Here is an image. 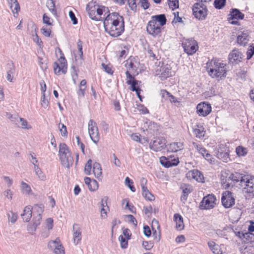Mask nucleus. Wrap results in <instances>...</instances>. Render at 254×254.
Returning <instances> with one entry per match:
<instances>
[{
  "instance_id": "8fccbe9b",
  "label": "nucleus",
  "mask_w": 254,
  "mask_h": 254,
  "mask_svg": "<svg viewBox=\"0 0 254 254\" xmlns=\"http://www.w3.org/2000/svg\"><path fill=\"white\" fill-rule=\"evenodd\" d=\"M135 111L141 115H146L149 114L148 110L141 104H137L135 108Z\"/></svg>"
},
{
  "instance_id": "e433bc0d",
  "label": "nucleus",
  "mask_w": 254,
  "mask_h": 254,
  "mask_svg": "<svg viewBox=\"0 0 254 254\" xmlns=\"http://www.w3.org/2000/svg\"><path fill=\"white\" fill-rule=\"evenodd\" d=\"M195 137L199 139H202L205 135V130L203 127L201 125H197L193 130Z\"/></svg>"
},
{
  "instance_id": "39448f33",
  "label": "nucleus",
  "mask_w": 254,
  "mask_h": 254,
  "mask_svg": "<svg viewBox=\"0 0 254 254\" xmlns=\"http://www.w3.org/2000/svg\"><path fill=\"white\" fill-rule=\"evenodd\" d=\"M240 185L247 196L254 197V176H244L241 178Z\"/></svg>"
},
{
  "instance_id": "6e6d98bb",
  "label": "nucleus",
  "mask_w": 254,
  "mask_h": 254,
  "mask_svg": "<svg viewBox=\"0 0 254 254\" xmlns=\"http://www.w3.org/2000/svg\"><path fill=\"white\" fill-rule=\"evenodd\" d=\"M203 158L211 164H215L217 163L216 158L212 155L210 154L208 151L203 155Z\"/></svg>"
},
{
  "instance_id": "a18cd8bd",
  "label": "nucleus",
  "mask_w": 254,
  "mask_h": 254,
  "mask_svg": "<svg viewBox=\"0 0 254 254\" xmlns=\"http://www.w3.org/2000/svg\"><path fill=\"white\" fill-rule=\"evenodd\" d=\"M34 170L35 173L36 175L38 177V178L42 181H45L46 180V175L42 172L41 169L39 167L38 165H35L34 167Z\"/></svg>"
},
{
  "instance_id": "b1692460",
  "label": "nucleus",
  "mask_w": 254,
  "mask_h": 254,
  "mask_svg": "<svg viewBox=\"0 0 254 254\" xmlns=\"http://www.w3.org/2000/svg\"><path fill=\"white\" fill-rule=\"evenodd\" d=\"M125 66L127 70H131L130 71L133 73H136L137 74L138 70H140L139 63L133 58H130L127 60Z\"/></svg>"
},
{
  "instance_id": "f704fd0d",
  "label": "nucleus",
  "mask_w": 254,
  "mask_h": 254,
  "mask_svg": "<svg viewBox=\"0 0 254 254\" xmlns=\"http://www.w3.org/2000/svg\"><path fill=\"white\" fill-rule=\"evenodd\" d=\"M182 194L181 196V200L185 202L188 197L189 194L191 192L192 189L191 187L188 185H184L181 187Z\"/></svg>"
},
{
  "instance_id": "6ab92c4d",
  "label": "nucleus",
  "mask_w": 254,
  "mask_h": 254,
  "mask_svg": "<svg viewBox=\"0 0 254 254\" xmlns=\"http://www.w3.org/2000/svg\"><path fill=\"white\" fill-rule=\"evenodd\" d=\"M250 40V32L249 30L245 29H241L238 32L236 42L241 46H246Z\"/></svg>"
},
{
  "instance_id": "0e129e2a",
  "label": "nucleus",
  "mask_w": 254,
  "mask_h": 254,
  "mask_svg": "<svg viewBox=\"0 0 254 254\" xmlns=\"http://www.w3.org/2000/svg\"><path fill=\"white\" fill-rule=\"evenodd\" d=\"M7 219L9 222L12 224L14 223L17 219V214L16 213L10 211L7 214Z\"/></svg>"
},
{
  "instance_id": "c03bdc74",
  "label": "nucleus",
  "mask_w": 254,
  "mask_h": 254,
  "mask_svg": "<svg viewBox=\"0 0 254 254\" xmlns=\"http://www.w3.org/2000/svg\"><path fill=\"white\" fill-rule=\"evenodd\" d=\"M122 206L125 210H128L132 213H135L134 206L132 205L129 204V200L127 198H125L122 201Z\"/></svg>"
},
{
  "instance_id": "864d4df0",
  "label": "nucleus",
  "mask_w": 254,
  "mask_h": 254,
  "mask_svg": "<svg viewBox=\"0 0 254 254\" xmlns=\"http://www.w3.org/2000/svg\"><path fill=\"white\" fill-rule=\"evenodd\" d=\"M46 6L49 10L54 15L56 14V10L55 5L53 0H47L46 1Z\"/></svg>"
},
{
  "instance_id": "a211bd4d",
  "label": "nucleus",
  "mask_w": 254,
  "mask_h": 254,
  "mask_svg": "<svg viewBox=\"0 0 254 254\" xmlns=\"http://www.w3.org/2000/svg\"><path fill=\"white\" fill-rule=\"evenodd\" d=\"M244 18V14L238 9H232L229 14L228 21L232 25H240L239 20Z\"/></svg>"
},
{
  "instance_id": "c9c22d12",
  "label": "nucleus",
  "mask_w": 254,
  "mask_h": 254,
  "mask_svg": "<svg viewBox=\"0 0 254 254\" xmlns=\"http://www.w3.org/2000/svg\"><path fill=\"white\" fill-rule=\"evenodd\" d=\"M130 139L136 142L144 144L147 143L148 140L144 137H142L141 135L137 132L132 133L130 135Z\"/></svg>"
},
{
  "instance_id": "69168bd1",
  "label": "nucleus",
  "mask_w": 254,
  "mask_h": 254,
  "mask_svg": "<svg viewBox=\"0 0 254 254\" xmlns=\"http://www.w3.org/2000/svg\"><path fill=\"white\" fill-rule=\"evenodd\" d=\"M254 55V44L250 45L246 52V58L248 60L251 59Z\"/></svg>"
},
{
  "instance_id": "423d86ee",
  "label": "nucleus",
  "mask_w": 254,
  "mask_h": 254,
  "mask_svg": "<svg viewBox=\"0 0 254 254\" xmlns=\"http://www.w3.org/2000/svg\"><path fill=\"white\" fill-rule=\"evenodd\" d=\"M137 126L139 130L146 135H155L159 130L157 124L145 120L138 121Z\"/></svg>"
},
{
  "instance_id": "f257e3e1",
  "label": "nucleus",
  "mask_w": 254,
  "mask_h": 254,
  "mask_svg": "<svg viewBox=\"0 0 254 254\" xmlns=\"http://www.w3.org/2000/svg\"><path fill=\"white\" fill-rule=\"evenodd\" d=\"M44 210L43 204L35 203L33 205H25L20 214L23 222L27 223L26 230L29 233L33 234L42 220Z\"/></svg>"
},
{
  "instance_id": "412c9836",
  "label": "nucleus",
  "mask_w": 254,
  "mask_h": 254,
  "mask_svg": "<svg viewBox=\"0 0 254 254\" xmlns=\"http://www.w3.org/2000/svg\"><path fill=\"white\" fill-rule=\"evenodd\" d=\"M159 162L162 166L170 168L177 166L180 163V160L178 157L173 158L171 156L168 157L162 156L159 158Z\"/></svg>"
},
{
  "instance_id": "c85d7f7f",
  "label": "nucleus",
  "mask_w": 254,
  "mask_h": 254,
  "mask_svg": "<svg viewBox=\"0 0 254 254\" xmlns=\"http://www.w3.org/2000/svg\"><path fill=\"white\" fill-rule=\"evenodd\" d=\"M237 236L241 240L242 243L249 244L254 239V235L250 233H243L238 232Z\"/></svg>"
},
{
  "instance_id": "7c9ffc66",
  "label": "nucleus",
  "mask_w": 254,
  "mask_h": 254,
  "mask_svg": "<svg viewBox=\"0 0 254 254\" xmlns=\"http://www.w3.org/2000/svg\"><path fill=\"white\" fill-rule=\"evenodd\" d=\"M9 6L14 17L17 18L20 11V6L17 0H7Z\"/></svg>"
},
{
  "instance_id": "7ed1b4c3",
  "label": "nucleus",
  "mask_w": 254,
  "mask_h": 254,
  "mask_svg": "<svg viewBox=\"0 0 254 254\" xmlns=\"http://www.w3.org/2000/svg\"><path fill=\"white\" fill-rule=\"evenodd\" d=\"M206 70L208 75L212 78L220 81L224 79L227 75L226 64L212 60L206 64Z\"/></svg>"
},
{
  "instance_id": "603ef678",
  "label": "nucleus",
  "mask_w": 254,
  "mask_h": 254,
  "mask_svg": "<svg viewBox=\"0 0 254 254\" xmlns=\"http://www.w3.org/2000/svg\"><path fill=\"white\" fill-rule=\"evenodd\" d=\"M236 153L239 157H243L248 153L247 149L242 146H239L236 148Z\"/></svg>"
},
{
  "instance_id": "9b49d317",
  "label": "nucleus",
  "mask_w": 254,
  "mask_h": 254,
  "mask_svg": "<svg viewBox=\"0 0 254 254\" xmlns=\"http://www.w3.org/2000/svg\"><path fill=\"white\" fill-rule=\"evenodd\" d=\"M217 204L216 197L213 194H209L204 196L199 204V208L202 210H210L216 207Z\"/></svg>"
},
{
  "instance_id": "49530a36",
  "label": "nucleus",
  "mask_w": 254,
  "mask_h": 254,
  "mask_svg": "<svg viewBox=\"0 0 254 254\" xmlns=\"http://www.w3.org/2000/svg\"><path fill=\"white\" fill-rule=\"evenodd\" d=\"M81 234L80 231L77 229L74 230L72 235V242L73 244L76 246L78 245L81 241Z\"/></svg>"
},
{
  "instance_id": "09e8293b",
  "label": "nucleus",
  "mask_w": 254,
  "mask_h": 254,
  "mask_svg": "<svg viewBox=\"0 0 254 254\" xmlns=\"http://www.w3.org/2000/svg\"><path fill=\"white\" fill-rule=\"evenodd\" d=\"M102 208L100 210V217L102 220L106 219L108 217V212L109 211L108 207L107 205H104L102 203Z\"/></svg>"
},
{
  "instance_id": "5701e85b",
  "label": "nucleus",
  "mask_w": 254,
  "mask_h": 254,
  "mask_svg": "<svg viewBox=\"0 0 254 254\" xmlns=\"http://www.w3.org/2000/svg\"><path fill=\"white\" fill-rule=\"evenodd\" d=\"M187 178L190 180H194L198 183H204V178L203 174L197 170H192L186 174Z\"/></svg>"
},
{
  "instance_id": "9d476101",
  "label": "nucleus",
  "mask_w": 254,
  "mask_h": 254,
  "mask_svg": "<svg viewBox=\"0 0 254 254\" xmlns=\"http://www.w3.org/2000/svg\"><path fill=\"white\" fill-rule=\"evenodd\" d=\"M192 14L194 17L199 20H205L207 16V6L202 3L196 2L192 7Z\"/></svg>"
},
{
  "instance_id": "393cba45",
  "label": "nucleus",
  "mask_w": 254,
  "mask_h": 254,
  "mask_svg": "<svg viewBox=\"0 0 254 254\" xmlns=\"http://www.w3.org/2000/svg\"><path fill=\"white\" fill-rule=\"evenodd\" d=\"M97 5L94 1H90L86 5V10L90 18L93 20H99V17L96 16V15Z\"/></svg>"
},
{
  "instance_id": "58836bf2",
  "label": "nucleus",
  "mask_w": 254,
  "mask_h": 254,
  "mask_svg": "<svg viewBox=\"0 0 254 254\" xmlns=\"http://www.w3.org/2000/svg\"><path fill=\"white\" fill-rule=\"evenodd\" d=\"M140 84L141 82L139 81L135 80V81H133L131 83L129 84V85H130L131 90L133 91H135L136 94L140 100V101H142V99L141 98V96L140 95Z\"/></svg>"
},
{
  "instance_id": "680f3d73",
  "label": "nucleus",
  "mask_w": 254,
  "mask_h": 254,
  "mask_svg": "<svg viewBox=\"0 0 254 254\" xmlns=\"http://www.w3.org/2000/svg\"><path fill=\"white\" fill-rule=\"evenodd\" d=\"M58 127L61 135L64 138H66L67 137V131L65 126L63 124L60 123Z\"/></svg>"
},
{
  "instance_id": "e2e57ef3",
  "label": "nucleus",
  "mask_w": 254,
  "mask_h": 254,
  "mask_svg": "<svg viewBox=\"0 0 254 254\" xmlns=\"http://www.w3.org/2000/svg\"><path fill=\"white\" fill-rule=\"evenodd\" d=\"M242 254H254V247L248 244L244 249H241Z\"/></svg>"
},
{
  "instance_id": "de8ad7c7",
  "label": "nucleus",
  "mask_w": 254,
  "mask_h": 254,
  "mask_svg": "<svg viewBox=\"0 0 254 254\" xmlns=\"http://www.w3.org/2000/svg\"><path fill=\"white\" fill-rule=\"evenodd\" d=\"M44 229L48 231L52 230L54 227V220L52 218H46L44 222Z\"/></svg>"
},
{
  "instance_id": "4be33fe9",
  "label": "nucleus",
  "mask_w": 254,
  "mask_h": 254,
  "mask_svg": "<svg viewBox=\"0 0 254 254\" xmlns=\"http://www.w3.org/2000/svg\"><path fill=\"white\" fill-rule=\"evenodd\" d=\"M243 59L242 53L239 50L234 49L229 54L228 59L232 64H239Z\"/></svg>"
},
{
  "instance_id": "4c0bfd02",
  "label": "nucleus",
  "mask_w": 254,
  "mask_h": 254,
  "mask_svg": "<svg viewBox=\"0 0 254 254\" xmlns=\"http://www.w3.org/2000/svg\"><path fill=\"white\" fill-rule=\"evenodd\" d=\"M152 21H154L155 23L158 22L159 26L160 27L164 26L166 24L167 19L164 14H159L151 17Z\"/></svg>"
},
{
  "instance_id": "f03ea898",
  "label": "nucleus",
  "mask_w": 254,
  "mask_h": 254,
  "mask_svg": "<svg viewBox=\"0 0 254 254\" xmlns=\"http://www.w3.org/2000/svg\"><path fill=\"white\" fill-rule=\"evenodd\" d=\"M105 31L113 37L120 36L124 31V21L122 16L113 12L108 14L103 22Z\"/></svg>"
},
{
  "instance_id": "4468645a",
  "label": "nucleus",
  "mask_w": 254,
  "mask_h": 254,
  "mask_svg": "<svg viewBox=\"0 0 254 254\" xmlns=\"http://www.w3.org/2000/svg\"><path fill=\"white\" fill-rule=\"evenodd\" d=\"M185 52L188 55H192L198 50V46L197 42L193 39L185 40L182 43Z\"/></svg>"
},
{
  "instance_id": "0eeeda50",
  "label": "nucleus",
  "mask_w": 254,
  "mask_h": 254,
  "mask_svg": "<svg viewBox=\"0 0 254 254\" xmlns=\"http://www.w3.org/2000/svg\"><path fill=\"white\" fill-rule=\"evenodd\" d=\"M92 161L89 159L84 166V172L87 175H93L97 180L101 181L102 179V169L101 165L97 162L92 164Z\"/></svg>"
},
{
  "instance_id": "4d7b16f0",
  "label": "nucleus",
  "mask_w": 254,
  "mask_h": 254,
  "mask_svg": "<svg viewBox=\"0 0 254 254\" xmlns=\"http://www.w3.org/2000/svg\"><path fill=\"white\" fill-rule=\"evenodd\" d=\"M86 89V81L85 80H82L79 86V95L83 97L85 95V91Z\"/></svg>"
},
{
  "instance_id": "72a5a7b5",
  "label": "nucleus",
  "mask_w": 254,
  "mask_h": 254,
  "mask_svg": "<svg viewBox=\"0 0 254 254\" xmlns=\"http://www.w3.org/2000/svg\"><path fill=\"white\" fill-rule=\"evenodd\" d=\"M208 246L213 254H223V250L219 245L213 241L207 242Z\"/></svg>"
},
{
  "instance_id": "774afa93",
  "label": "nucleus",
  "mask_w": 254,
  "mask_h": 254,
  "mask_svg": "<svg viewBox=\"0 0 254 254\" xmlns=\"http://www.w3.org/2000/svg\"><path fill=\"white\" fill-rule=\"evenodd\" d=\"M43 22L48 26L53 25V20L47 14L43 15Z\"/></svg>"
},
{
  "instance_id": "052dcab7",
  "label": "nucleus",
  "mask_w": 254,
  "mask_h": 254,
  "mask_svg": "<svg viewBox=\"0 0 254 254\" xmlns=\"http://www.w3.org/2000/svg\"><path fill=\"white\" fill-rule=\"evenodd\" d=\"M120 242V247L123 249H125L128 246V239L124 237L123 236L120 235L118 238Z\"/></svg>"
},
{
  "instance_id": "c756f323",
  "label": "nucleus",
  "mask_w": 254,
  "mask_h": 254,
  "mask_svg": "<svg viewBox=\"0 0 254 254\" xmlns=\"http://www.w3.org/2000/svg\"><path fill=\"white\" fill-rule=\"evenodd\" d=\"M173 219L175 224V228L178 231L183 230L185 228V223L182 216L179 213H175Z\"/></svg>"
},
{
  "instance_id": "bb28decb",
  "label": "nucleus",
  "mask_w": 254,
  "mask_h": 254,
  "mask_svg": "<svg viewBox=\"0 0 254 254\" xmlns=\"http://www.w3.org/2000/svg\"><path fill=\"white\" fill-rule=\"evenodd\" d=\"M19 190L21 193L25 196H31L34 194L30 185L24 181L20 182Z\"/></svg>"
},
{
  "instance_id": "a878e982",
  "label": "nucleus",
  "mask_w": 254,
  "mask_h": 254,
  "mask_svg": "<svg viewBox=\"0 0 254 254\" xmlns=\"http://www.w3.org/2000/svg\"><path fill=\"white\" fill-rule=\"evenodd\" d=\"M220 181L222 187L225 189L233 186L231 182V177L229 176V171H222Z\"/></svg>"
},
{
  "instance_id": "f8f14e48",
  "label": "nucleus",
  "mask_w": 254,
  "mask_h": 254,
  "mask_svg": "<svg viewBox=\"0 0 254 254\" xmlns=\"http://www.w3.org/2000/svg\"><path fill=\"white\" fill-rule=\"evenodd\" d=\"M212 112V106L208 102L203 101L198 103L195 107V113L200 118H205Z\"/></svg>"
},
{
  "instance_id": "bf43d9fd",
  "label": "nucleus",
  "mask_w": 254,
  "mask_h": 254,
  "mask_svg": "<svg viewBox=\"0 0 254 254\" xmlns=\"http://www.w3.org/2000/svg\"><path fill=\"white\" fill-rule=\"evenodd\" d=\"M41 34L45 37L49 38L51 35V28L49 26H44L41 28Z\"/></svg>"
},
{
  "instance_id": "ea45409f",
  "label": "nucleus",
  "mask_w": 254,
  "mask_h": 254,
  "mask_svg": "<svg viewBox=\"0 0 254 254\" xmlns=\"http://www.w3.org/2000/svg\"><path fill=\"white\" fill-rule=\"evenodd\" d=\"M50 96L49 94H42L40 99V105L44 109H48L49 107Z\"/></svg>"
},
{
  "instance_id": "13d9d810",
  "label": "nucleus",
  "mask_w": 254,
  "mask_h": 254,
  "mask_svg": "<svg viewBox=\"0 0 254 254\" xmlns=\"http://www.w3.org/2000/svg\"><path fill=\"white\" fill-rule=\"evenodd\" d=\"M3 195L6 200L11 201L13 197V192L11 189H6L3 191Z\"/></svg>"
},
{
  "instance_id": "f3484780",
  "label": "nucleus",
  "mask_w": 254,
  "mask_h": 254,
  "mask_svg": "<svg viewBox=\"0 0 254 254\" xmlns=\"http://www.w3.org/2000/svg\"><path fill=\"white\" fill-rule=\"evenodd\" d=\"M166 140L162 137H157L151 140L149 148L154 152H159L166 147Z\"/></svg>"
},
{
  "instance_id": "ddd939ff",
  "label": "nucleus",
  "mask_w": 254,
  "mask_h": 254,
  "mask_svg": "<svg viewBox=\"0 0 254 254\" xmlns=\"http://www.w3.org/2000/svg\"><path fill=\"white\" fill-rule=\"evenodd\" d=\"M221 201L225 208H230L235 205V198L232 192L226 190L222 193Z\"/></svg>"
},
{
  "instance_id": "338daca9",
  "label": "nucleus",
  "mask_w": 254,
  "mask_h": 254,
  "mask_svg": "<svg viewBox=\"0 0 254 254\" xmlns=\"http://www.w3.org/2000/svg\"><path fill=\"white\" fill-rule=\"evenodd\" d=\"M195 148L197 150V152L201 155L203 157L208 152L203 146L197 144L196 143H193Z\"/></svg>"
},
{
  "instance_id": "473e14b6",
  "label": "nucleus",
  "mask_w": 254,
  "mask_h": 254,
  "mask_svg": "<svg viewBox=\"0 0 254 254\" xmlns=\"http://www.w3.org/2000/svg\"><path fill=\"white\" fill-rule=\"evenodd\" d=\"M84 182L87 186L89 190L91 191H95L99 188L98 183L95 180H92L90 178L85 177L84 178Z\"/></svg>"
},
{
  "instance_id": "cd10ccee",
  "label": "nucleus",
  "mask_w": 254,
  "mask_h": 254,
  "mask_svg": "<svg viewBox=\"0 0 254 254\" xmlns=\"http://www.w3.org/2000/svg\"><path fill=\"white\" fill-rule=\"evenodd\" d=\"M162 96L165 98L166 100L173 104L176 107H180L181 105V100L174 95H172L169 92L165 90L162 93Z\"/></svg>"
},
{
  "instance_id": "dca6fc26",
  "label": "nucleus",
  "mask_w": 254,
  "mask_h": 254,
  "mask_svg": "<svg viewBox=\"0 0 254 254\" xmlns=\"http://www.w3.org/2000/svg\"><path fill=\"white\" fill-rule=\"evenodd\" d=\"M146 30L147 34L155 38L159 37L161 33V28L157 23L150 20L147 24Z\"/></svg>"
},
{
  "instance_id": "79ce46f5",
  "label": "nucleus",
  "mask_w": 254,
  "mask_h": 254,
  "mask_svg": "<svg viewBox=\"0 0 254 254\" xmlns=\"http://www.w3.org/2000/svg\"><path fill=\"white\" fill-rule=\"evenodd\" d=\"M18 122L20 124V127L23 130H30L32 127L31 125L27 122V121L23 118L19 117L18 118Z\"/></svg>"
},
{
  "instance_id": "20e7f679",
  "label": "nucleus",
  "mask_w": 254,
  "mask_h": 254,
  "mask_svg": "<svg viewBox=\"0 0 254 254\" xmlns=\"http://www.w3.org/2000/svg\"><path fill=\"white\" fill-rule=\"evenodd\" d=\"M59 155L61 165L64 168H69L73 163V158L68 146L64 142L59 144Z\"/></svg>"
},
{
  "instance_id": "1a4fd4ad",
  "label": "nucleus",
  "mask_w": 254,
  "mask_h": 254,
  "mask_svg": "<svg viewBox=\"0 0 254 254\" xmlns=\"http://www.w3.org/2000/svg\"><path fill=\"white\" fill-rule=\"evenodd\" d=\"M60 57L55 61L53 65L54 73L57 76L65 74L67 72V64L63 53L59 49Z\"/></svg>"
},
{
  "instance_id": "2f4dec72",
  "label": "nucleus",
  "mask_w": 254,
  "mask_h": 254,
  "mask_svg": "<svg viewBox=\"0 0 254 254\" xmlns=\"http://www.w3.org/2000/svg\"><path fill=\"white\" fill-rule=\"evenodd\" d=\"M184 144L181 142H175L170 143L167 146V150L171 153H175L183 150Z\"/></svg>"
},
{
  "instance_id": "6e6552de",
  "label": "nucleus",
  "mask_w": 254,
  "mask_h": 254,
  "mask_svg": "<svg viewBox=\"0 0 254 254\" xmlns=\"http://www.w3.org/2000/svg\"><path fill=\"white\" fill-rule=\"evenodd\" d=\"M153 73L161 80H164L172 75L171 67L167 64L159 63L154 67Z\"/></svg>"
},
{
  "instance_id": "aec40b11",
  "label": "nucleus",
  "mask_w": 254,
  "mask_h": 254,
  "mask_svg": "<svg viewBox=\"0 0 254 254\" xmlns=\"http://www.w3.org/2000/svg\"><path fill=\"white\" fill-rule=\"evenodd\" d=\"M88 133L92 141L96 143L99 140L98 130L96 124L92 120L88 123Z\"/></svg>"
},
{
  "instance_id": "37998d69",
  "label": "nucleus",
  "mask_w": 254,
  "mask_h": 254,
  "mask_svg": "<svg viewBox=\"0 0 254 254\" xmlns=\"http://www.w3.org/2000/svg\"><path fill=\"white\" fill-rule=\"evenodd\" d=\"M142 195L149 201H153L155 199L154 196L147 190L145 186L142 187Z\"/></svg>"
},
{
  "instance_id": "5fc2aeb1",
  "label": "nucleus",
  "mask_w": 254,
  "mask_h": 254,
  "mask_svg": "<svg viewBox=\"0 0 254 254\" xmlns=\"http://www.w3.org/2000/svg\"><path fill=\"white\" fill-rule=\"evenodd\" d=\"M229 176L231 177L232 186L235 183L240 182L241 178L242 177L238 173H232L229 171Z\"/></svg>"
},
{
  "instance_id": "a19ab883",
  "label": "nucleus",
  "mask_w": 254,
  "mask_h": 254,
  "mask_svg": "<svg viewBox=\"0 0 254 254\" xmlns=\"http://www.w3.org/2000/svg\"><path fill=\"white\" fill-rule=\"evenodd\" d=\"M33 29L34 31L32 33V40L40 49H42L43 47V42L37 35L36 27L34 26Z\"/></svg>"
},
{
  "instance_id": "2eb2a0df",
  "label": "nucleus",
  "mask_w": 254,
  "mask_h": 254,
  "mask_svg": "<svg viewBox=\"0 0 254 254\" xmlns=\"http://www.w3.org/2000/svg\"><path fill=\"white\" fill-rule=\"evenodd\" d=\"M48 246L53 250L55 254H65L64 248L59 238L50 241Z\"/></svg>"
},
{
  "instance_id": "3c124183",
  "label": "nucleus",
  "mask_w": 254,
  "mask_h": 254,
  "mask_svg": "<svg viewBox=\"0 0 254 254\" xmlns=\"http://www.w3.org/2000/svg\"><path fill=\"white\" fill-rule=\"evenodd\" d=\"M49 149L51 153L55 154L57 152V143L56 141L54 136H52L50 141V146H49Z\"/></svg>"
}]
</instances>
